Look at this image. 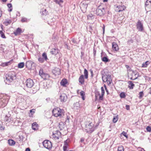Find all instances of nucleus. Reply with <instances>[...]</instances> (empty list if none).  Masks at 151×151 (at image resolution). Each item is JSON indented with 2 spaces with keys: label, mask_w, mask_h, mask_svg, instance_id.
Instances as JSON below:
<instances>
[{
  "label": "nucleus",
  "mask_w": 151,
  "mask_h": 151,
  "mask_svg": "<svg viewBox=\"0 0 151 151\" xmlns=\"http://www.w3.org/2000/svg\"><path fill=\"white\" fill-rule=\"evenodd\" d=\"M80 108V105L79 103L78 102H76L74 104L73 108L74 109H78Z\"/></svg>",
  "instance_id": "nucleus-22"
},
{
  "label": "nucleus",
  "mask_w": 151,
  "mask_h": 151,
  "mask_svg": "<svg viewBox=\"0 0 151 151\" xmlns=\"http://www.w3.org/2000/svg\"><path fill=\"white\" fill-rule=\"evenodd\" d=\"M150 63L149 61H147L145 63H143L142 65V67L145 68L147 67L149 64Z\"/></svg>",
  "instance_id": "nucleus-31"
},
{
  "label": "nucleus",
  "mask_w": 151,
  "mask_h": 151,
  "mask_svg": "<svg viewBox=\"0 0 151 151\" xmlns=\"http://www.w3.org/2000/svg\"><path fill=\"white\" fill-rule=\"evenodd\" d=\"M33 63V62L31 61H28L26 62V66L28 69H30L31 68Z\"/></svg>",
  "instance_id": "nucleus-18"
},
{
  "label": "nucleus",
  "mask_w": 151,
  "mask_h": 151,
  "mask_svg": "<svg viewBox=\"0 0 151 151\" xmlns=\"http://www.w3.org/2000/svg\"><path fill=\"white\" fill-rule=\"evenodd\" d=\"M54 116L56 117H62L64 115V110L57 108L54 109L52 111Z\"/></svg>",
  "instance_id": "nucleus-3"
},
{
  "label": "nucleus",
  "mask_w": 151,
  "mask_h": 151,
  "mask_svg": "<svg viewBox=\"0 0 151 151\" xmlns=\"http://www.w3.org/2000/svg\"><path fill=\"white\" fill-rule=\"evenodd\" d=\"M60 98L61 102H65L66 101L68 97L65 94L63 93L60 96Z\"/></svg>",
  "instance_id": "nucleus-16"
},
{
  "label": "nucleus",
  "mask_w": 151,
  "mask_h": 151,
  "mask_svg": "<svg viewBox=\"0 0 151 151\" xmlns=\"http://www.w3.org/2000/svg\"><path fill=\"white\" fill-rule=\"evenodd\" d=\"M118 119V118L117 117H114L113 119V122L114 123H116L117 122Z\"/></svg>",
  "instance_id": "nucleus-48"
},
{
  "label": "nucleus",
  "mask_w": 151,
  "mask_h": 151,
  "mask_svg": "<svg viewBox=\"0 0 151 151\" xmlns=\"http://www.w3.org/2000/svg\"><path fill=\"white\" fill-rule=\"evenodd\" d=\"M120 96L122 98H124L126 96L125 93L124 92L121 93L120 94Z\"/></svg>",
  "instance_id": "nucleus-42"
},
{
  "label": "nucleus",
  "mask_w": 151,
  "mask_h": 151,
  "mask_svg": "<svg viewBox=\"0 0 151 151\" xmlns=\"http://www.w3.org/2000/svg\"><path fill=\"white\" fill-rule=\"evenodd\" d=\"M72 41L74 43H75V44L78 43L77 41L76 40H75L74 39H72Z\"/></svg>",
  "instance_id": "nucleus-57"
},
{
  "label": "nucleus",
  "mask_w": 151,
  "mask_h": 151,
  "mask_svg": "<svg viewBox=\"0 0 151 151\" xmlns=\"http://www.w3.org/2000/svg\"><path fill=\"white\" fill-rule=\"evenodd\" d=\"M101 94L104 95V88L103 87H101Z\"/></svg>",
  "instance_id": "nucleus-50"
},
{
  "label": "nucleus",
  "mask_w": 151,
  "mask_h": 151,
  "mask_svg": "<svg viewBox=\"0 0 151 151\" xmlns=\"http://www.w3.org/2000/svg\"><path fill=\"white\" fill-rule=\"evenodd\" d=\"M48 59L47 57V54L45 52L42 53V56H39L38 60L39 62L41 63H44L45 61H47Z\"/></svg>",
  "instance_id": "nucleus-8"
},
{
  "label": "nucleus",
  "mask_w": 151,
  "mask_h": 151,
  "mask_svg": "<svg viewBox=\"0 0 151 151\" xmlns=\"http://www.w3.org/2000/svg\"><path fill=\"white\" fill-rule=\"evenodd\" d=\"M138 149H139V150L140 151H145L143 148L139 147Z\"/></svg>",
  "instance_id": "nucleus-59"
},
{
  "label": "nucleus",
  "mask_w": 151,
  "mask_h": 151,
  "mask_svg": "<svg viewBox=\"0 0 151 151\" xmlns=\"http://www.w3.org/2000/svg\"><path fill=\"white\" fill-rule=\"evenodd\" d=\"M88 19H92L93 17L92 15L91 14L88 15L87 16Z\"/></svg>",
  "instance_id": "nucleus-49"
},
{
  "label": "nucleus",
  "mask_w": 151,
  "mask_h": 151,
  "mask_svg": "<svg viewBox=\"0 0 151 151\" xmlns=\"http://www.w3.org/2000/svg\"><path fill=\"white\" fill-rule=\"evenodd\" d=\"M67 146H63V149L64 151H66L67 148Z\"/></svg>",
  "instance_id": "nucleus-56"
},
{
  "label": "nucleus",
  "mask_w": 151,
  "mask_h": 151,
  "mask_svg": "<svg viewBox=\"0 0 151 151\" xmlns=\"http://www.w3.org/2000/svg\"><path fill=\"white\" fill-rule=\"evenodd\" d=\"M122 135L125 137L127 138L128 137L127 135V133L123 131V132L121 134V135Z\"/></svg>",
  "instance_id": "nucleus-46"
},
{
  "label": "nucleus",
  "mask_w": 151,
  "mask_h": 151,
  "mask_svg": "<svg viewBox=\"0 0 151 151\" xmlns=\"http://www.w3.org/2000/svg\"><path fill=\"white\" fill-rule=\"evenodd\" d=\"M5 129V127L4 126H3L2 125H1L0 124V129L1 130H4Z\"/></svg>",
  "instance_id": "nucleus-53"
},
{
  "label": "nucleus",
  "mask_w": 151,
  "mask_h": 151,
  "mask_svg": "<svg viewBox=\"0 0 151 151\" xmlns=\"http://www.w3.org/2000/svg\"><path fill=\"white\" fill-rule=\"evenodd\" d=\"M104 95L101 94V95H100L99 97V100H102L103 99V97Z\"/></svg>",
  "instance_id": "nucleus-52"
},
{
  "label": "nucleus",
  "mask_w": 151,
  "mask_h": 151,
  "mask_svg": "<svg viewBox=\"0 0 151 151\" xmlns=\"http://www.w3.org/2000/svg\"><path fill=\"white\" fill-rule=\"evenodd\" d=\"M9 96L5 94L0 93V107L5 106L9 101Z\"/></svg>",
  "instance_id": "nucleus-1"
},
{
  "label": "nucleus",
  "mask_w": 151,
  "mask_h": 151,
  "mask_svg": "<svg viewBox=\"0 0 151 151\" xmlns=\"http://www.w3.org/2000/svg\"><path fill=\"white\" fill-rule=\"evenodd\" d=\"M129 84V87L130 89H132L134 86V85L132 81H129L128 82Z\"/></svg>",
  "instance_id": "nucleus-27"
},
{
  "label": "nucleus",
  "mask_w": 151,
  "mask_h": 151,
  "mask_svg": "<svg viewBox=\"0 0 151 151\" xmlns=\"http://www.w3.org/2000/svg\"><path fill=\"white\" fill-rule=\"evenodd\" d=\"M124 148L122 145L119 146L118 148V151H124Z\"/></svg>",
  "instance_id": "nucleus-38"
},
{
  "label": "nucleus",
  "mask_w": 151,
  "mask_h": 151,
  "mask_svg": "<svg viewBox=\"0 0 151 151\" xmlns=\"http://www.w3.org/2000/svg\"><path fill=\"white\" fill-rule=\"evenodd\" d=\"M24 62L19 63L18 65V68H22L24 67Z\"/></svg>",
  "instance_id": "nucleus-36"
},
{
  "label": "nucleus",
  "mask_w": 151,
  "mask_h": 151,
  "mask_svg": "<svg viewBox=\"0 0 151 151\" xmlns=\"http://www.w3.org/2000/svg\"><path fill=\"white\" fill-rule=\"evenodd\" d=\"M146 130L147 132H151V127H150L148 126L146 127Z\"/></svg>",
  "instance_id": "nucleus-47"
},
{
  "label": "nucleus",
  "mask_w": 151,
  "mask_h": 151,
  "mask_svg": "<svg viewBox=\"0 0 151 151\" xmlns=\"http://www.w3.org/2000/svg\"><path fill=\"white\" fill-rule=\"evenodd\" d=\"M68 81L66 79H63L60 82V84L63 86H65L66 85Z\"/></svg>",
  "instance_id": "nucleus-21"
},
{
  "label": "nucleus",
  "mask_w": 151,
  "mask_h": 151,
  "mask_svg": "<svg viewBox=\"0 0 151 151\" xmlns=\"http://www.w3.org/2000/svg\"><path fill=\"white\" fill-rule=\"evenodd\" d=\"M137 29L140 32H142L144 30V28L143 24L139 20L136 24Z\"/></svg>",
  "instance_id": "nucleus-10"
},
{
  "label": "nucleus",
  "mask_w": 151,
  "mask_h": 151,
  "mask_svg": "<svg viewBox=\"0 0 151 151\" xmlns=\"http://www.w3.org/2000/svg\"><path fill=\"white\" fill-rule=\"evenodd\" d=\"M94 129L95 127H93V124L92 123H88L86 124L85 130L87 132L91 133Z\"/></svg>",
  "instance_id": "nucleus-4"
},
{
  "label": "nucleus",
  "mask_w": 151,
  "mask_h": 151,
  "mask_svg": "<svg viewBox=\"0 0 151 151\" xmlns=\"http://www.w3.org/2000/svg\"><path fill=\"white\" fill-rule=\"evenodd\" d=\"M68 144L67 142V140H66L64 142V146H68Z\"/></svg>",
  "instance_id": "nucleus-54"
},
{
  "label": "nucleus",
  "mask_w": 151,
  "mask_h": 151,
  "mask_svg": "<svg viewBox=\"0 0 151 151\" xmlns=\"http://www.w3.org/2000/svg\"><path fill=\"white\" fill-rule=\"evenodd\" d=\"M61 133L59 131H57L55 133H53L52 137L54 138L55 139H58L61 137Z\"/></svg>",
  "instance_id": "nucleus-14"
},
{
  "label": "nucleus",
  "mask_w": 151,
  "mask_h": 151,
  "mask_svg": "<svg viewBox=\"0 0 151 151\" xmlns=\"http://www.w3.org/2000/svg\"><path fill=\"white\" fill-rule=\"evenodd\" d=\"M84 139L83 138H81V139L80 142H81L82 143L81 144L80 146L81 147H83L84 145H85V143L84 142Z\"/></svg>",
  "instance_id": "nucleus-34"
},
{
  "label": "nucleus",
  "mask_w": 151,
  "mask_h": 151,
  "mask_svg": "<svg viewBox=\"0 0 151 151\" xmlns=\"http://www.w3.org/2000/svg\"><path fill=\"white\" fill-rule=\"evenodd\" d=\"M103 32L104 33V31H105V27L104 26V27H103Z\"/></svg>",
  "instance_id": "nucleus-63"
},
{
  "label": "nucleus",
  "mask_w": 151,
  "mask_h": 151,
  "mask_svg": "<svg viewBox=\"0 0 151 151\" xmlns=\"http://www.w3.org/2000/svg\"><path fill=\"white\" fill-rule=\"evenodd\" d=\"M21 32V29L20 28H18L16 30L15 32H14V34L15 35H17L20 34Z\"/></svg>",
  "instance_id": "nucleus-24"
},
{
  "label": "nucleus",
  "mask_w": 151,
  "mask_h": 151,
  "mask_svg": "<svg viewBox=\"0 0 151 151\" xmlns=\"http://www.w3.org/2000/svg\"><path fill=\"white\" fill-rule=\"evenodd\" d=\"M39 74L41 77L44 80L48 79L50 77L49 75L43 72V70L40 68L39 71Z\"/></svg>",
  "instance_id": "nucleus-7"
},
{
  "label": "nucleus",
  "mask_w": 151,
  "mask_h": 151,
  "mask_svg": "<svg viewBox=\"0 0 151 151\" xmlns=\"http://www.w3.org/2000/svg\"><path fill=\"white\" fill-rule=\"evenodd\" d=\"M39 89V88L38 86H35L30 90V92L32 93H35Z\"/></svg>",
  "instance_id": "nucleus-17"
},
{
  "label": "nucleus",
  "mask_w": 151,
  "mask_h": 151,
  "mask_svg": "<svg viewBox=\"0 0 151 151\" xmlns=\"http://www.w3.org/2000/svg\"><path fill=\"white\" fill-rule=\"evenodd\" d=\"M11 61H12L10 60L8 62L2 63V66L3 67L8 66L11 64Z\"/></svg>",
  "instance_id": "nucleus-29"
},
{
  "label": "nucleus",
  "mask_w": 151,
  "mask_h": 151,
  "mask_svg": "<svg viewBox=\"0 0 151 151\" xmlns=\"http://www.w3.org/2000/svg\"><path fill=\"white\" fill-rule=\"evenodd\" d=\"M126 109L127 110H129V106L128 105H126Z\"/></svg>",
  "instance_id": "nucleus-61"
},
{
  "label": "nucleus",
  "mask_w": 151,
  "mask_h": 151,
  "mask_svg": "<svg viewBox=\"0 0 151 151\" xmlns=\"http://www.w3.org/2000/svg\"><path fill=\"white\" fill-rule=\"evenodd\" d=\"M139 99H141L144 96V93L143 91H141L139 93Z\"/></svg>",
  "instance_id": "nucleus-44"
},
{
  "label": "nucleus",
  "mask_w": 151,
  "mask_h": 151,
  "mask_svg": "<svg viewBox=\"0 0 151 151\" xmlns=\"http://www.w3.org/2000/svg\"><path fill=\"white\" fill-rule=\"evenodd\" d=\"M52 72L55 76H56L60 74V70L58 68H55L52 70Z\"/></svg>",
  "instance_id": "nucleus-13"
},
{
  "label": "nucleus",
  "mask_w": 151,
  "mask_h": 151,
  "mask_svg": "<svg viewBox=\"0 0 151 151\" xmlns=\"http://www.w3.org/2000/svg\"><path fill=\"white\" fill-rule=\"evenodd\" d=\"M7 6L9 8H10L12 7V4H11L9 3L8 4Z\"/></svg>",
  "instance_id": "nucleus-58"
},
{
  "label": "nucleus",
  "mask_w": 151,
  "mask_h": 151,
  "mask_svg": "<svg viewBox=\"0 0 151 151\" xmlns=\"http://www.w3.org/2000/svg\"><path fill=\"white\" fill-rule=\"evenodd\" d=\"M50 52L51 54L55 55L58 53V49L53 48L51 50Z\"/></svg>",
  "instance_id": "nucleus-19"
},
{
  "label": "nucleus",
  "mask_w": 151,
  "mask_h": 151,
  "mask_svg": "<svg viewBox=\"0 0 151 151\" xmlns=\"http://www.w3.org/2000/svg\"><path fill=\"white\" fill-rule=\"evenodd\" d=\"M126 7L123 5L121 4L117 6L115 9V11L117 12H120L124 10Z\"/></svg>",
  "instance_id": "nucleus-15"
},
{
  "label": "nucleus",
  "mask_w": 151,
  "mask_h": 151,
  "mask_svg": "<svg viewBox=\"0 0 151 151\" xmlns=\"http://www.w3.org/2000/svg\"><path fill=\"white\" fill-rule=\"evenodd\" d=\"M55 21V18H52L50 20L48 21V23L50 25H52L54 23V22H54Z\"/></svg>",
  "instance_id": "nucleus-32"
},
{
  "label": "nucleus",
  "mask_w": 151,
  "mask_h": 151,
  "mask_svg": "<svg viewBox=\"0 0 151 151\" xmlns=\"http://www.w3.org/2000/svg\"><path fill=\"white\" fill-rule=\"evenodd\" d=\"M54 1L60 6L61 5V4H62L63 2V0H55Z\"/></svg>",
  "instance_id": "nucleus-37"
},
{
  "label": "nucleus",
  "mask_w": 151,
  "mask_h": 151,
  "mask_svg": "<svg viewBox=\"0 0 151 151\" xmlns=\"http://www.w3.org/2000/svg\"><path fill=\"white\" fill-rule=\"evenodd\" d=\"M112 49L116 51H117L119 50L118 46L115 42L112 43Z\"/></svg>",
  "instance_id": "nucleus-20"
},
{
  "label": "nucleus",
  "mask_w": 151,
  "mask_h": 151,
  "mask_svg": "<svg viewBox=\"0 0 151 151\" xmlns=\"http://www.w3.org/2000/svg\"><path fill=\"white\" fill-rule=\"evenodd\" d=\"M105 13V9L101 6H99L96 10V14L97 15L100 16H102Z\"/></svg>",
  "instance_id": "nucleus-6"
},
{
  "label": "nucleus",
  "mask_w": 151,
  "mask_h": 151,
  "mask_svg": "<svg viewBox=\"0 0 151 151\" xmlns=\"http://www.w3.org/2000/svg\"><path fill=\"white\" fill-rule=\"evenodd\" d=\"M88 4L86 1H82L80 7L82 11H85L87 7Z\"/></svg>",
  "instance_id": "nucleus-12"
},
{
  "label": "nucleus",
  "mask_w": 151,
  "mask_h": 151,
  "mask_svg": "<svg viewBox=\"0 0 151 151\" xmlns=\"http://www.w3.org/2000/svg\"><path fill=\"white\" fill-rule=\"evenodd\" d=\"M37 124L36 122L33 123L32 125V128L33 129L36 130L37 129Z\"/></svg>",
  "instance_id": "nucleus-28"
},
{
  "label": "nucleus",
  "mask_w": 151,
  "mask_h": 151,
  "mask_svg": "<svg viewBox=\"0 0 151 151\" xmlns=\"http://www.w3.org/2000/svg\"><path fill=\"white\" fill-rule=\"evenodd\" d=\"M5 77V81L8 84L16 78L15 73L13 72L9 73L6 75Z\"/></svg>",
  "instance_id": "nucleus-2"
},
{
  "label": "nucleus",
  "mask_w": 151,
  "mask_h": 151,
  "mask_svg": "<svg viewBox=\"0 0 151 151\" xmlns=\"http://www.w3.org/2000/svg\"><path fill=\"white\" fill-rule=\"evenodd\" d=\"M25 151H30V150L29 148H27L26 149Z\"/></svg>",
  "instance_id": "nucleus-62"
},
{
  "label": "nucleus",
  "mask_w": 151,
  "mask_h": 151,
  "mask_svg": "<svg viewBox=\"0 0 151 151\" xmlns=\"http://www.w3.org/2000/svg\"><path fill=\"white\" fill-rule=\"evenodd\" d=\"M102 78L103 81L107 82L108 85L110 84L112 82V79L110 74H103Z\"/></svg>",
  "instance_id": "nucleus-5"
},
{
  "label": "nucleus",
  "mask_w": 151,
  "mask_h": 151,
  "mask_svg": "<svg viewBox=\"0 0 151 151\" xmlns=\"http://www.w3.org/2000/svg\"><path fill=\"white\" fill-rule=\"evenodd\" d=\"M104 87H105V89L106 91L107 92V94H109V91H108V90H107L105 85H104Z\"/></svg>",
  "instance_id": "nucleus-60"
},
{
  "label": "nucleus",
  "mask_w": 151,
  "mask_h": 151,
  "mask_svg": "<svg viewBox=\"0 0 151 151\" xmlns=\"http://www.w3.org/2000/svg\"><path fill=\"white\" fill-rule=\"evenodd\" d=\"M58 127L60 128V130H62L64 128L65 126L63 122H61L59 123Z\"/></svg>",
  "instance_id": "nucleus-25"
},
{
  "label": "nucleus",
  "mask_w": 151,
  "mask_h": 151,
  "mask_svg": "<svg viewBox=\"0 0 151 151\" xmlns=\"http://www.w3.org/2000/svg\"><path fill=\"white\" fill-rule=\"evenodd\" d=\"M125 67L127 68L128 70H130L131 68L128 65H125Z\"/></svg>",
  "instance_id": "nucleus-55"
},
{
  "label": "nucleus",
  "mask_w": 151,
  "mask_h": 151,
  "mask_svg": "<svg viewBox=\"0 0 151 151\" xmlns=\"http://www.w3.org/2000/svg\"><path fill=\"white\" fill-rule=\"evenodd\" d=\"M29 21V20H28L26 18H22L21 20V21L22 22H27Z\"/></svg>",
  "instance_id": "nucleus-45"
},
{
  "label": "nucleus",
  "mask_w": 151,
  "mask_h": 151,
  "mask_svg": "<svg viewBox=\"0 0 151 151\" xmlns=\"http://www.w3.org/2000/svg\"><path fill=\"white\" fill-rule=\"evenodd\" d=\"M79 81L82 84L84 83V80L83 75H81L80 76L79 78Z\"/></svg>",
  "instance_id": "nucleus-23"
},
{
  "label": "nucleus",
  "mask_w": 151,
  "mask_h": 151,
  "mask_svg": "<svg viewBox=\"0 0 151 151\" xmlns=\"http://www.w3.org/2000/svg\"><path fill=\"white\" fill-rule=\"evenodd\" d=\"M80 93L83 100H84L85 99V93L83 91H81L80 92Z\"/></svg>",
  "instance_id": "nucleus-33"
},
{
  "label": "nucleus",
  "mask_w": 151,
  "mask_h": 151,
  "mask_svg": "<svg viewBox=\"0 0 151 151\" xmlns=\"http://www.w3.org/2000/svg\"><path fill=\"white\" fill-rule=\"evenodd\" d=\"M102 60L105 62H109V60L107 56H105L101 57Z\"/></svg>",
  "instance_id": "nucleus-30"
},
{
  "label": "nucleus",
  "mask_w": 151,
  "mask_h": 151,
  "mask_svg": "<svg viewBox=\"0 0 151 151\" xmlns=\"http://www.w3.org/2000/svg\"><path fill=\"white\" fill-rule=\"evenodd\" d=\"M12 22V21L11 20H6L4 22V23L6 25L10 24Z\"/></svg>",
  "instance_id": "nucleus-39"
},
{
  "label": "nucleus",
  "mask_w": 151,
  "mask_h": 151,
  "mask_svg": "<svg viewBox=\"0 0 151 151\" xmlns=\"http://www.w3.org/2000/svg\"><path fill=\"white\" fill-rule=\"evenodd\" d=\"M84 74L85 76V78L86 79H87L88 78V72L86 69H84Z\"/></svg>",
  "instance_id": "nucleus-35"
},
{
  "label": "nucleus",
  "mask_w": 151,
  "mask_h": 151,
  "mask_svg": "<svg viewBox=\"0 0 151 151\" xmlns=\"http://www.w3.org/2000/svg\"><path fill=\"white\" fill-rule=\"evenodd\" d=\"M0 34L1 37L3 38H6L4 33L2 31H0Z\"/></svg>",
  "instance_id": "nucleus-41"
},
{
  "label": "nucleus",
  "mask_w": 151,
  "mask_h": 151,
  "mask_svg": "<svg viewBox=\"0 0 151 151\" xmlns=\"http://www.w3.org/2000/svg\"><path fill=\"white\" fill-rule=\"evenodd\" d=\"M8 143L9 145L12 146L15 144V142L13 140L9 139L8 140Z\"/></svg>",
  "instance_id": "nucleus-26"
},
{
  "label": "nucleus",
  "mask_w": 151,
  "mask_h": 151,
  "mask_svg": "<svg viewBox=\"0 0 151 151\" xmlns=\"http://www.w3.org/2000/svg\"><path fill=\"white\" fill-rule=\"evenodd\" d=\"M149 4L151 5V0H147L145 3V6H147Z\"/></svg>",
  "instance_id": "nucleus-40"
},
{
  "label": "nucleus",
  "mask_w": 151,
  "mask_h": 151,
  "mask_svg": "<svg viewBox=\"0 0 151 151\" xmlns=\"http://www.w3.org/2000/svg\"><path fill=\"white\" fill-rule=\"evenodd\" d=\"M35 109H32L30 110L29 111L31 113L32 115L33 114H34L35 113Z\"/></svg>",
  "instance_id": "nucleus-51"
},
{
  "label": "nucleus",
  "mask_w": 151,
  "mask_h": 151,
  "mask_svg": "<svg viewBox=\"0 0 151 151\" xmlns=\"http://www.w3.org/2000/svg\"><path fill=\"white\" fill-rule=\"evenodd\" d=\"M26 85L29 88H32L34 85V82L30 78L27 79L26 82Z\"/></svg>",
  "instance_id": "nucleus-11"
},
{
  "label": "nucleus",
  "mask_w": 151,
  "mask_h": 151,
  "mask_svg": "<svg viewBox=\"0 0 151 151\" xmlns=\"http://www.w3.org/2000/svg\"><path fill=\"white\" fill-rule=\"evenodd\" d=\"M44 147L48 149H51L52 147V144L49 140H45L42 142Z\"/></svg>",
  "instance_id": "nucleus-9"
},
{
  "label": "nucleus",
  "mask_w": 151,
  "mask_h": 151,
  "mask_svg": "<svg viewBox=\"0 0 151 151\" xmlns=\"http://www.w3.org/2000/svg\"><path fill=\"white\" fill-rule=\"evenodd\" d=\"M42 14L43 15H46L47 13V12L46 9H43L42 12Z\"/></svg>",
  "instance_id": "nucleus-43"
},
{
  "label": "nucleus",
  "mask_w": 151,
  "mask_h": 151,
  "mask_svg": "<svg viewBox=\"0 0 151 151\" xmlns=\"http://www.w3.org/2000/svg\"><path fill=\"white\" fill-rule=\"evenodd\" d=\"M90 72H91V74H93V71L92 70H90Z\"/></svg>",
  "instance_id": "nucleus-64"
}]
</instances>
